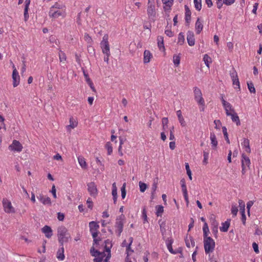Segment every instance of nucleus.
<instances>
[{
	"mask_svg": "<svg viewBox=\"0 0 262 262\" xmlns=\"http://www.w3.org/2000/svg\"><path fill=\"white\" fill-rule=\"evenodd\" d=\"M57 237L60 245H63L64 243L68 242L71 238L67 229L64 226H60L58 228Z\"/></svg>",
	"mask_w": 262,
	"mask_h": 262,
	"instance_id": "obj_1",
	"label": "nucleus"
},
{
	"mask_svg": "<svg viewBox=\"0 0 262 262\" xmlns=\"http://www.w3.org/2000/svg\"><path fill=\"white\" fill-rule=\"evenodd\" d=\"M203 243L205 252L206 254H209L214 251L215 243L211 237L203 239Z\"/></svg>",
	"mask_w": 262,
	"mask_h": 262,
	"instance_id": "obj_2",
	"label": "nucleus"
},
{
	"mask_svg": "<svg viewBox=\"0 0 262 262\" xmlns=\"http://www.w3.org/2000/svg\"><path fill=\"white\" fill-rule=\"evenodd\" d=\"M108 36L107 34H105L102 40L100 42L101 48L102 51L105 56H110V45L108 43Z\"/></svg>",
	"mask_w": 262,
	"mask_h": 262,
	"instance_id": "obj_3",
	"label": "nucleus"
},
{
	"mask_svg": "<svg viewBox=\"0 0 262 262\" xmlns=\"http://www.w3.org/2000/svg\"><path fill=\"white\" fill-rule=\"evenodd\" d=\"M194 98L199 105H203L205 104V100L203 97L202 91L200 88L194 86L193 88Z\"/></svg>",
	"mask_w": 262,
	"mask_h": 262,
	"instance_id": "obj_4",
	"label": "nucleus"
},
{
	"mask_svg": "<svg viewBox=\"0 0 262 262\" xmlns=\"http://www.w3.org/2000/svg\"><path fill=\"white\" fill-rule=\"evenodd\" d=\"M147 14L149 20H155L156 17L155 3H147Z\"/></svg>",
	"mask_w": 262,
	"mask_h": 262,
	"instance_id": "obj_5",
	"label": "nucleus"
},
{
	"mask_svg": "<svg viewBox=\"0 0 262 262\" xmlns=\"http://www.w3.org/2000/svg\"><path fill=\"white\" fill-rule=\"evenodd\" d=\"M2 205L4 211L7 213H14L15 212V208L12 205L11 201L7 198H3Z\"/></svg>",
	"mask_w": 262,
	"mask_h": 262,
	"instance_id": "obj_6",
	"label": "nucleus"
},
{
	"mask_svg": "<svg viewBox=\"0 0 262 262\" xmlns=\"http://www.w3.org/2000/svg\"><path fill=\"white\" fill-rule=\"evenodd\" d=\"M66 11L56 9L50 8L49 16L50 17L57 18L59 16L64 17L66 16Z\"/></svg>",
	"mask_w": 262,
	"mask_h": 262,
	"instance_id": "obj_7",
	"label": "nucleus"
},
{
	"mask_svg": "<svg viewBox=\"0 0 262 262\" xmlns=\"http://www.w3.org/2000/svg\"><path fill=\"white\" fill-rule=\"evenodd\" d=\"M124 215L123 214L118 216L116 220L115 227L117 229L118 232V235L119 236L123 231V221L124 220Z\"/></svg>",
	"mask_w": 262,
	"mask_h": 262,
	"instance_id": "obj_8",
	"label": "nucleus"
},
{
	"mask_svg": "<svg viewBox=\"0 0 262 262\" xmlns=\"http://www.w3.org/2000/svg\"><path fill=\"white\" fill-rule=\"evenodd\" d=\"M222 102L223 104V105L224 106V108L226 111V114L227 116L230 115L231 113H233L235 112L234 110L233 109L232 106L231 104L227 102L223 98V97H222L221 98Z\"/></svg>",
	"mask_w": 262,
	"mask_h": 262,
	"instance_id": "obj_9",
	"label": "nucleus"
},
{
	"mask_svg": "<svg viewBox=\"0 0 262 262\" xmlns=\"http://www.w3.org/2000/svg\"><path fill=\"white\" fill-rule=\"evenodd\" d=\"M88 190L90 194L93 197H96L98 194L97 186L94 182H90L87 184Z\"/></svg>",
	"mask_w": 262,
	"mask_h": 262,
	"instance_id": "obj_10",
	"label": "nucleus"
},
{
	"mask_svg": "<svg viewBox=\"0 0 262 262\" xmlns=\"http://www.w3.org/2000/svg\"><path fill=\"white\" fill-rule=\"evenodd\" d=\"M104 243H105V246H104L105 250V252L107 253V255H106L105 258L104 259V261L105 262H107L110 259V258L111 256V249L113 245L112 243V241L111 240H110L109 239L105 240L104 242Z\"/></svg>",
	"mask_w": 262,
	"mask_h": 262,
	"instance_id": "obj_11",
	"label": "nucleus"
},
{
	"mask_svg": "<svg viewBox=\"0 0 262 262\" xmlns=\"http://www.w3.org/2000/svg\"><path fill=\"white\" fill-rule=\"evenodd\" d=\"M9 148L12 151L20 152L22 150L23 146L18 141L14 140L9 146Z\"/></svg>",
	"mask_w": 262,
	"mask_h": 262,
	"instance_id": "obj_12",
	"label": "nucleus"
},
{
	"mask_svg": "<svg viewBox=\"0 0 262 262\" xmlns=\"http://www.w3.org/2000/svg\"><path fill=\"white\" fill-rule=\"evenodd\" d=\"M13 86L15 88L18 86L20 82V76L16 69L12 72Z\"/></svg>",
	"mask_w": 262,
	"mask_h": 262,
	"instance_id": "obj_13",
	"label": "nucleus"
},
{
	"mask_svg": "<svg viewBox=\"0 0 262 262\" xmlns=\"http://www.w3.org/2000/svg\"><path fill=\"white\" fill-rule=\"evenodd\" d=\"M37 199L40 201V202L42 203L45 205H51V201L49 197L43 195L42 194H39L37 196Z\"/></svg>",
	"mask_w": 262,
	"mask_h": 262,
	"instance_id": "obj_14",
	"label": "nucleus"
},
{
	"mask_svg": "<svg viewBox=\"0 0 262 262\" xmlns=\"http://www.w3.org/2000/svg\"><path fill=\"white\" fill-rule=\"evenodd\" d=\"M152 54L147 50H145L143 53V62L144 64L149 63L152 58Z\"/></svg>",
	"mask_w": 262,
	"mask_h": 262,
	"instance_id": "obj_15",
	"label": "nucleus"
},
{
	"mask_svg": "<svg viewBox=\"0 0 262 262\" xmlns=\"http://www.w3.org/2000/svg\"><path fill=\"white\" fill-rule=\"evenodd\" d=\"M42 233L45 234L46 237L49 238L53 235V231L51 228L47 225L45 226L42 229Z\"/></svg>",
	"mask_w": 262,
	"mask_h": 262,
	"instance_id": "obj_16",
	"label": "nucleus"
},
{
	"mask_svg": "<svg viewBox=\"0 0 262 262\" xmlns=\"http://www.w3.org/2000/svg\"><path fill=\"white\" fill-rule=\"evenodd\" d=\"M203 21L201 20L200 18H198L195 24V29L196 34H199L202 31L203 28Z\"/></svg>",
	"mask_w": 262,
	"mask_h": 262,
	"instance_id": "obj_17",
	"label": "nucleus"
},
{
	"mask_svg": "<svg viewBox=\"0 0 262 262\" xmlns=\"http://www.w3.org/2000/svg\"><path fill=\"white\" fill-rule=\"evenodd\" d=\"M70 124L66 126L67 129L69 132H71L72 129L74 128L77 126L78 122L77 121L74 119L73 117H71L70 118Z\"/></svg>",
	"mask_w": 262,
	"mask_h": 262,
	"instance_id": "obj_18",
	"label": "nucleus"
},
{
	"mask_svg": "<svg viewBox=\"0 0 262 262\" xmlns=\"http://www.w3.org/2000/svg\"><path fill=\"white\" fill-rule=\"evenodd\" d=\"M187 40L190 46H193L195 44L194 34L192 32L188 31L187 35Z\"/></svg>",
	"mask_w": 262,
	"mask_h": 262,
	"instance_id": "obj_19",
	"label": "nucleus"
},
{
	"mask_svg": "<svg viewBox=\"0 0 262 262\" xmlns=\"http://www.w3.org/2000/svg\"><path fill=\"white\" fill-rule=\"evenodd\" d=\"M241 162L242 166H244L247 167L248 168H249L250 165L251 164L250 160L249 158V157L246 156L244 154H242Z\"/></svg>",
	"mask_w": 262,
	"mask_h": 262,
	"instance_id": "obj_20",
	"label": "nucleus"
},
{
	"mask_svg": "<svg viewBox=\"0 0 262 262\" xmlns=\"http://www.w3.org/2000/svg\"><path fill=\"white\" fill-rule=\"evenodd\" d=\"M30 4V0H26L25 2V9H24V20L27 21L29 17L28 10Z\"/></svg>",
	"mask_w": 262,
	"mask_h": 262,
	"instance_id": "obj_21",
	"label": "nucleus"
},
{
	"mask_svg": "<svg viewBox=\"0 0 262 262\" xmlns=\"http://www.w3.org/2000/svg\"><path fill=\"white\" fill-rule=\"evenodd\" d=\"M63 245H60V247L57 252V258L59 260H63L64 258Z\"/></svg>",
	"mask_w": 262,
	"mask_h": 262,
	"instance_id": "obj_22",
	"label": "nucleus"
},
{
	"mask_svg": "<svg viewBox=\"0 0 262 262\" xmlns=\"http://www.w3.org/2000/svg\"><path fill=\"white\" fill-rule=\"evenodd\" d=\"M185 19L187 25H189L191 19V12L187 5L185 6Z\"/></svg>",
	"mask_w": 262,
	"mask_h": 262,
	"instance_id": "obj_23",
	"label": "nucleus"
},
{
	"mask_svg": "<svg viewBox=\"0 0 262 262\" xmlns=\"http://www.w3.org/2000/svg\"><path fill=\"white\" fill-rule=\"evenodd\" d=\"M162 3L165 5L163 8L165 11L170 10L173 5V0H162Z\"/></svg>",
	"mask_w": 262,
	"mask_h": 262,
	"instance_id": "obj_24",
	"label": "nucleus"
},
{
	"mask_svg": "<svg viewBox=\"0 0 262 262\" xmlns=\"http://www.w3.org/2000/svg\"><path fill=\"white\" fill-rule=\"evenodd\" d=\"M78 162L80 166L82 169H86L87 168V163L85 161V159L82 156H79L78 157Z\"/></svg>",
	"mask_w": 262,
	"mask_h": 262,
	"instance_id": "obj_25",
	"label": "nucleus"
},
{
	"mask_svg": "<svg viewBox=\"0 0 262 262\" xmlns=\"http://www.w3.org/2000/svg\"><path fill=\"white\" fill-rule=\"evenodd\" d=\"M210 138L211 140V146L212 148H215L217 146L218 142L216 140V136L213 133H210Z\"/></svg>",
	"mask_w": 262,
	"mask_h": 262,
	"instance_id": "obj_26",
	"label": "nucleus"
},
{
	"mask_svg": "<svg viewBox=\"0 0 262 262\" xmlns=\"http://www.w3.org/2000/svg\"><path fill=\"white\" fill-rule=\"evenodd\" d=\"M90 231H98L99 228V225L97 223L92 221L89 223Z\"/></svg>",
	"mask_w": 262,
	"mask_h": 262,
	"instance_id": "obj_27",
	"label": "nucleus"
},
{
	"mask_svg": "<svg viewBox=\"0 0 262 262\" xmlns=\"http://www.w3.org/2000/svg\"><path fill=\"white\" fill-rule=\"evenodd\" d=\"M242 145L245 148L247 152L250 153L251 152L249 140L248 139H244Z\"/></svg>",
	"mask_w": 262,
	"mask_h": 262,
	"instance_id": "obj_28",
	"label": "nucleus"
},
{
	"mask_svg": "<svg viewBox=\"0 0 262 262\" xmlns=\"http://www.w3.org/2000/svg\"><path fill=\"white\" fill-rule=\"evenodd\" d=\"M50 8L56 9L66 11L65 5L60 2H56Z\"/></svg>",
	"mask_w": 262,
	"mask_h": 262,
	"instance_id": "obj_29",
	"label": "nucleus"
},
{
	"mask_svg": "<svg viewBox=\"0 0 262 262\" xmlns=\"http://www.w3.org/2000/svg\"><path fill=\"white\" fill-rule=\"evenodd\" d=\"M230 226V220H227L224 223L222 224V226L220 227V229L222 232H227Z\"/></svg>",
	"mask_w": 262,
	"mask_h": 262,
	"instance_id": "obj_30",
	"label": "nucleus"
},
{
	"mask_svg": "<svg viewBox=\"0 0 262 262\" xmlns=\"http://www.w3.org/2000/svg\"><path fill=\"white\" fill-rule=\"evenodd\" d=\"M230 114L229 116L231 117L232 121L235 122L237 125H239L241 122L237 114L235 112L231 113Z\"/></svg>",
	"mask_w": 262,
	"mask_h": 262,
	"instance_id": "obj_31",
	"label": "nucleus"
},
{
	"mask_svg": "<svg viewBox=\"0 0 262 262\" xmlns=\"http://www.w3.org/2000/svg\"><path fill=\"white\" fill-rule=\"evenodd\" d=\"M203 239L210 237V236H208L209 230V228H208L207 223H205L204 224V225L203 227Z\"/></svg>",
	"mask_w": 262,
	"mask_h": 262,
	"instance_id": "obj_32",
	"label": "nucleus"
},
{
	"mask_svg": "<svg viewBox=\"0 0 262 262\" xmlns=\"http://www.w3.org/2000/svg\"><path fill=\"white\" fill-rule=\"evenodd\" d=\"M181 54H174L173 56L172 61L176 67H178L180 63Z\"/></svg>",
	"mask_w": 262,
	"mask_h": 262,
	"instance_id": "obj_33",
	"label": "nucleus"
},
{
	"mask_svg": "<svg viewBox=\"0 0 262 262\" xmlns=\"http://www.w3.org/2000/svg\"><path fill=\"white\" fill-rule=\"evenodd\" d=\"M181 187H182V192H183V195L184 197V199L186 202L187 205H188L189 203V201H188V192H187L186 185L182 186Z\"/></svg>",
	"mask_w": 262,
	"mask_h": 262,
	"instance_id": "obj_34",
	"label": "nucleus"
},
{
	"mask_svg": "<svg viewBox=\"0 0 262 262\" xmlns=\"http://www.w3.org/2000/svg\"><path fill=\"white\" fill-rule=\"evenodd\" d=\"M158 46L160 50L164 51L165 50L163 37L162 36H159L158 37Z\"/></svg>",
	"mask_w": 262,
	"mask_h": 262,
	"instance_id": "obj_35",
	"label": "nucleus"
},
{
	"mask_svg": "<svg viewBox=\"0 0 262 262\" xmlns=\"http://www.w3.org/2000/svg\"><path fill=\"white\" fill-rule=\"evenodd\" d=\"M156 214L158 216H161L164 211V208L161 205H158L156 207Z\"/></svg>",
	"mask_w": 262,
	"mask_h": 262,
	"instance_id": "obj_36",
	"label": "nucleus"
},
{
	"mask_svg": "<svg viewBox=\"0 0 262 262\" xmlns=\"http://www.w3.org/2000/svg\"><path fill=\"white\" fill-rule=\"evenodd\" d=\"M203 61L206 66L209 68V63L211 62V58L207 54H205L203 57Z\"/></svg>",
	"mask_w": 262,
	"mask_h": 262,
	"instance_id": "obj_37",
	"label": "nucleus"
},
{
	"mask_svg": "<svg viewBox=\"0 0 262 262\" xmlns=\"http://www.w3.org/2000/svg\"><path fill=\"white\" fill-rule=\"evenodd\" d=\"M129 244H127L126 243V241L124 240L122 243V247H126V250H128V249L130 248V246L133 243V238L132 237H129Z\"/></svg>",
	"mask_w": 262,
	"mask_h": 262,
	"instance_id": "obj_38",
	"label": "nucleus"
},
{
	"mask_svg": "<svg viewBox=\"0 0 262 262\" xmlns=\"http://www.w3.org/2000/svg\"><path fill=\"white\" fill-rule=\"evenodd\" d=\"M195 8L198 11H200L202 8V0H194Z\"/></svg>",
	"mask_w": 262,
	"mask_h": 262,
	"instance_id": "obj_39",
	"label": "nucleus"
},
{
	"mask_svg": "<svg viewBox=\"0 0 262 262\" xmlns=\"http://www.w3.org/2000/svg\"><path fill=\"white\" fill-rule=\"evenodd\" d=\"M185 41V37L183 33H180L178 35V43L182 45Z\"/></svg>",
	"mask_w": 262,
	"mask_h": 262,
	"instance_id": "obj_40",
	"label": "nucleus"
},
{
	"mask_svg": "<svg viewBox=\"0 0 262 262\" xmlns=\"http://www.w3.org/2000/svg\"><path fill=\"white\" fill-rule=\"evenodd\" d=\"M239 208L240 212H245V202L242 200H239L238 201Z\"/></svg>",
	"mask_w": 262,
	"mask_h": 262,
	"instance_id": "obj_41",
	"label": "nucleus"
},
{
	"mask_svg": "<svg viewBox=\"0 0 262 262\" xmlns=\"http://www.w3.org/2000/svg\"><path fill=\"white\" fill-rule=\"evenodd\" d=\"M105 147L107 151V154L108 155H111L113 152V147L111 143L110 142H107L105 145Z\"/></svg>",
	"mask_w": 262,
	"mask_h": 262,
	"instance_id": "obj_42",
	"label": "nucleus"
},
{
	"mask_svg": "<svg viewBox=\"0 0 262 262\" xmlns=\"http://www.w3.org/2000/svg\"><path fill=\"white\" fill-rule=\"evenodd\" d=\"M168 120L167 118H163L162 120L163 130L165 131L168 128Z\"/></svg>",
	"mask_w": 262,
	"mask_h": 262,
	"instance_id": "obj_43",
	"label": "nucleus"
},
{
	"mask_svg": "<svg viewBox=\"0 0 262 262\" xmlns=\"http://www.w3.org/2000/svg\"><path fill=\"white\" fill-rule=\"evenodd\" d=\"M59 58L60 62H62L66 60L67 57L66 54L61 50L59 51Z\"/></svg>",
	"mask_w": 262,
	"mask_h": 262,
	"instance_id": "obj_44",
	"label": "nucleus"
},
{
	"mask_svg": "<svg viewBox=\"0 0 262 262\" xmlns=\"http://www.w3.org/2000/svg\"><path fill=\"white\" fill-rule=\"evenodd\" d=\"M139 186L140 188V190L142 192H144L147 188V185L145 183L142 182L141 181L139 182Z\"/></svg>",
	"mask_w": 262,
	"mask_h": 262,
	"instance_id": "obj_45",
	"label": "nucleus"
},
{
	"mask_svg": "<svg viewBox=\"0 0 262 262\" xmlns=\"http://www.w3.org/2000/svg\"><path fill=\"white\" fill-rule=\"evenodd\" d=\"M203 157L204 159L203 161V163L204 165H206L208 163V160L209 158V152L206 151L203 152Z\"/></svg>",
	"mask_w": 262,
	"mask_h": 262,
	"instance_id": "obj_46",
	"label": "nucleus"
},
{
	"mask_svg": "<svg viewBox=\"0 0 262 262\" xmlns=\"http://www.w3.org/2000/svg\"><path fill=\"white\" fill-rule=\"evenodd\" d=\"M105 255V254L103 253V255H99L96 256H95V258L94 259V262H101L103 260L104 256Z\"/></svg>",
	"mask_w": 262,
	"mask_h": 262,
	"instance_id": "obj_47",
	"label": "nucleus"
},
{
	"mask_svg": "<svg viewBox=\"0 0 262 262\" xmlns=\"http://www.w3.org/2000/svg\"><path fill=\"white\" fill-rule=\"evenodd\" d=\"M247 85H248V88L249 91L250 92V93H255V89L253 84L250 82H248Z\"/></svg>",
	"mask_w": 262,
	"mask_h": 262,
	"instance_id": "obj_48",
	"label": "nucleus"
},
{
	"mask_svg": "<svg viewBox=\"0 0 262 262\" xmlns=\"http://www.w3.org/2000/svg\"><path fill=\"white\" fill-rule=\"evenodd\" d=\"M112 195L113 196H117V188L116 183H114L112 185Z\"/></svg>",
	"mask_w": 262,
	"mask_h": 262,
	"instance_id": "obj_49",
	"label": "nucleus"
},
{
	"mask_svg": "<svg viewBox=\"0 0 262 262\" xmlns=\"http://www.w3.org/2000/svg\"><path fill=\"white\" fill-rule=\"evenodd\" d=\"M222 129H223V134H224V136L225 137L226 141H227V142L228 143H230V141H229V139L228 137L227 128H226V127L224 126L222 128Z\"/></svg>",
	"mask_w": 262,
	"mask_h": 262,
	"instance_id": "obj_50",
	"label": "nucleus"
},
{
	"mask_svg": "<svg viewBox=\"0 0 262 262\" xmlns=\"http://www.w3.org/2000/svg\"><path fill=\"white\" fill-rule=\"evenodd\" d=\"M103 253L104 252H102V253L100 252L98 250H95L94 249L91 250V253L92 255L93 256H98L99 255H103Z\"/></svg>",
	"mask_w": 262,
	"mask_h": 262,
	"instance_id": "obj_51",
	"label": "nucleus"
},
{
	"mask_svg": "<svg viewBox=\"0 0 262 262\" xmlns=\"http://www.w3.org/2000/svg\"><path fill=\"white\" fill-rule=\"evenodd\" d=\"M238 212V208L235 205H232L231 208V213L233 216H236Z\"/></svg>",
	"mask_w": 262,
	"mask_h": 262,
	"instance_id": "obj_52",
	"label": "nucleus"
},
{
	"mask_svg": "<svg viewBox=\"0 0 262 262\" xmlns=\"http://www.w3.org/2000/svg\"><path fill=\"white\" fill-rule=\"evenodd\" d=\"M173 132H174V127L173 126L170 129V134H169V140H170L172 141V140H174V139H175Z\"/></svg>",
	"mask_w": 262,
	"mask_h": 262,
	"instance_id": "obj_53",
	"label": "nucleus"
},
{
	"mask_svg": "<svg viewBox=\"0 0 262 262\" xmlns=\"http://www.w3.org/2000/svg\"><path fill=\"white\" fill-rule=\"evenodd\" d=\"M121 191L122 198L124 199L126 196L125 184H124L122 187H121Z\"/></svg>",
	"mask_w": 262,
	"mask_h": 262,
	"instance_id": "obj_54",
	"label": "nucleus"
},
{
	"mask_svg": "<svg viewBox=\"0 0 262 262\" xmlns=\"http://www.w3.org/2000/svg\"><path fill=\"white\" fill-rule=\"evenodd\" d=\"M167 249H168L169 251L172 253V254H177L178 252L177 251H175L173 250L171 246V244H167Z\"/></svg>",
	"mask_w": 262,
	"mask_h": 262,
	"instance_id": "obj_55",
	"label": "nucleus"
},
{
	"mask_svg": "<svg viewBox=\"0 0 262 262\" xmlns=\"http://www.w3.org/2000/svg\"><path fill=\"white\" fill-rule=\"evenodd\" d=\"M86 203L88 204V207L91 209L93 208V203L91 198H88L86 201Z\"/></svg>",
	"mask_w": 262,
	"mask_h": 262,
	"instance_id": "obj_56",
	"label": "nucleus"
},
{
	"mask_svg": "<svg viewBox=\"0 0 262 262\" xmlns=\"http://www.w3.org/2000/svg\"><path fill=\"white\" fill-rule=\"evenodd\" d=\"M51 192L52 193L54 198L56 199L57 198L56 190L54 185H53L52 187Z\"/></svg>",
	"mask_w": 262,
	"mask_h": 262,
	"instance_id": "obj_57",
	"label": "nucleus"
},
{
	"mask_svg": "<svg viewBox=\"0 0 262 262\" xmlns=\"http://www.w3.org/2000/svg\"><path fill=\"white\" fill-rule=\"evenodd\" d=\"M230 76L232 79V80H233V79L236 80V79L238 78L237 74L236 72L234 71H233L232 72H230Z\"/></svg>",
	"mask_w": 262,
	"mask_h": 262,
	"instance_id": "obj_58",
	"label": "nucleus"
},
{
	"mask_svg": "<svg viewBox=\"0 0 262 262\" xmlns=\"http://www.w3.org/2000/svg\"><path fill=\"white\" fill-rule=\"evenodd\" d=\"M211 221V224L213 227H218L219 223L212 217L210 219Z\"/></svg>",
	"mask_w": 262,
	"mask_h": 262,
	"instance_id": "obj_59",
	"label": "nucleus"
},
{
	"mask_svg": "<svg viewBox=\"0 0 262 262\" xmlns=\"http://www.w3.org/2000/svg\"><path fill=\"white\" fill-rule=\"evenodd\" d=\"M235 0H223V3L227 6L232 5L235 2Z\"/></svg>",
	"mask_w": 262,
	"mask_h": 262,
	"instance_id": "obj_60",
	"label": "nucleus"
},
{
	"mask_svg": "<svg viewBox=\"0 0 262 262\" xmlns=\"http://www.w3.org/2000/svg\"><path fill=\"white\" fill-rule=\"evenodd\" d=\"M253 205V202L252 201H250L248 202V203H247V210H248V214L250 213V208L251 207V206Z\"/></svg>",
	"mask_w": 262,
	"mask_h": 262,
	"instance_id": "obj_61",
	"label": "nucleus"
},
{
	"mask_svg": "<svg viewBox=\"0 0 262 262\" xmlns=\"http://www.w3.org/2000/svg\"><path fill=\"white\" fill-rule=\"evenodd\" d=\"M252 247H253V250L255 253H259L258 246V245L256 243H253L252 244Z\"/></svg>",
	"mask_w": 262,
	"mask_h": 262,
	"instance_id": "obj_62",
	"label": "nucleus"
},
{
	"mask_svg": "<svg viewBox=\"0 0 262 262\" xmlns=\"http://www.w3.org/2000/svg\"><path fill=\"white\" fill-rule=\"evenodd\" d=\"M84 37L85 40L86 41L90 43L92 42V39L88 34L85 33L84 34Z\"/></svg>",
	"mask_w": 262,
	"mask_h": 262,
	"instance_id": "obj_63",
	"label": "nucleus"
},
{
	"mask_svg": "<svg viewBox=\"0 0 262 262\" xmlns=\"http://www.w3.org/2000/svg\"><path fill=\"white\" fill-rule=\"evenodd\" d=\"M214 123L215 125V128L219 129L221 126V122L219 120H215Z\"/></svg>",
	"mask_w": 262,
	"mask_h": 262,
	"instance_id": "obj_64",
	"label": "nucleus"
}]
</instances>
